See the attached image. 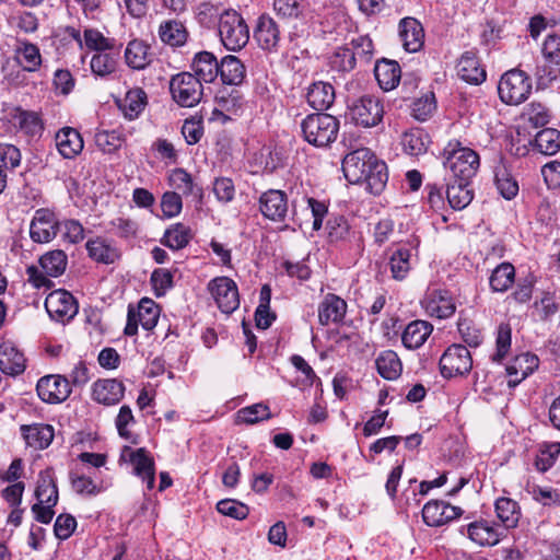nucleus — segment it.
Here are the masks:
<instances>
[{"label": "nucleus", "instance_id": "18", "mask_svg": "<svg viewBox=\"0 0 560 560\" xmlns=\"http://www.w3.org/2000/svg\"><path fill=\"white\" fill-rule=\"evenodd\" d=\"M346 313V301L332 293L326 294L318 305V320L323 326L341 323Z\"/></svg>", "mask_w": 560, "mask_h": 560}, {"label": "nucleus", "instance_id": "35", "mask_svg": "<svg viewBox=\"0 0 560 560\" xmlns=\"http://www.w3.org/2000/svg\"><path fill=\"white\" fill-rule=\"evenodd\" d=\"M468 537L480 546H494L500 541V533L486 521L474 522L467 527Z\"/></svg>", "mask_w": 560, "mask_h": 560}, {"label": "nucleus", "instance_id": "16", "mask_svg": "<svg viewBox=\"0 0 560 560\" xmlns=\"http://www.w3.org/2000/svg\"><path fill=\"white\" fill-rule=\"evenodd\" d=\"M538 365L539 359L536 354L526 352L516 355L506 366L509 387L513 388L517 386L523 380L538 369Z\"/></svg>", "mask_w": 560, "mask_h": 560}, {"label": "nucleus", "instance_id": "29", "mask_svg": "<svg viewBox=\"0 0 560 560\" xmlns=\"http://www.w3.org/2000/svg\"><path fill=\"white\" fill-rule=\"evenodd\" d=\"M432 330L433 326L429 322L413 320L406 326L401 341L408 349H418L427 341Z\"/></svg>", "mask_w": 560, "mask_h": 560}, {"label": "nucleus", "instance_id": "46", "mask_svg": "<svg viewBox=\"0 0 560 560\" xmlns=\"http://www.w3.org/2000/svg\"><path fill=\"white\" fill-rule=\"evenodd\" d=\"M20 63L24 70L34 72L39 69L42 65V56L39 48L32 43H21V46L16 50Z\"/></svg>", "mask_w": 560, "mask_h": 560}, {"label": "nucleus", "instance_id": "12", "mask_svg": "<svg viewBox=\"0 0 560 560\" xmlns=\"http://www.w3.org/2000/svg\"><path fill=\"white\" fill-rule=\"evenodd\" d=\"M38 397L48 404H60L71 394L70 381L61 375H46L36 385Z\"/></svg>", "mask_w": 560, "mask_h": 560}, {"label": "nucleus", "instance_id": "59", "mask_svg": "<svg viewBox=\"0 0 560 560\" xmlns=\"http://www.w3.org/2000/svg\"><path fill=\"white\" fill-rule=\"evenodd\" d=\"M559 454V442L542 445L535 459L537 469L540 471H547L555 464V460Z\"/></svg>", "mask_w": 560, "mask_h": 560}, {"label": "nucleus", "instance_id": "44", "mask_svg": "<svg viewBox=\"0 0 560 560\" xmlns=\"http://www.w3.org/2000/svg\"><path fill=\"white\" fill-rule=\"evenodd\" d=\"M43 270L49 277H59L67 267V255L61 249H55L46 253L39 259Z\"/></svg>", "mask_w": 560, "mask_h": 560}, {"label": "nucleus", "instance_id": "28", "mask_svg": "<svg viewBox=\"0 0 560 560\" xmlns=\"http://www.w3.org/2000/svg\"><path fill=\"white\" fill-rule=\"evenodd\" d=\"M374 74L381 89L390 91L398 85L401 78V70L397 61L383 59L376 62Z\"/></svg>", "mask_w": 560, "mask_h": 560}, {"label": "nucleus", "instance_id": "36", "mask_svg": "<svg viewBox=\"0 0 560 560\" xmlns=\"http://www.w3.org/2000/svg\"><path fill=\"white\" fill-rule=\"evenodd\" d=\"M159 37L171 47H179L186 43L188 33L183 23L170 20L160 24Z\"/></svg>", "mask_w": 560, "mask_h": 560}, {"label": "nucleus", "instance_id": "51", "mask_svg": "<svg viewBox=\"0 0 560 560\" xmlns=\"http://www.w3.org/2000/svg\"><path fill=\"white\" fill-rule=\"evenodd\" d=\"M495 186L499 194L506 200L513 199L518 192L517 182L504 167L495 171Z\"/></svg>", "mask_w": 560, "mask_h": 560}, {"label": "nucleus", "instance_id": "17", "mask_svg": "<svg viewBox=\"0 0 560 560\" xmlns=\"http://www.w3.org/2000/svg\"><path fill=\"white\" fill-rule=\"evenodd\" d=\"M125 395V385L116 378L98 380L92 386V398L98 404H118Z\"/></svg>", "mask_w": 560, "mask_h": 560}, {"label": "nucleus", "instance_id": "47", "mask_svg": "<svg viewBox=\"0 0 560 560\" xmlns=\"http://www.w3.org/2000/svg\"><path fill=\"white\" fill-rule=\"evenodd\" d=\"M270 418L269 407L262 402L242 408L236 413L237 423L254 424Z\"/></svg>", "mask_w": 560, "mask_h": 560}, {"label": "nucleus", "instance_id": "21", "mask_svg": "<svg viewBox=\"0 0 560 560\" xmlns=\"http://www.w3.org/2000/svg\"><path fill=\"white\" fill-rule=\"evenodd\" d=\"M24 354L11 342L0 343V370L7 375H19L25 370Z\"/></svg>", "mask_w": 560, "mask_h": 560}, {"label": "nucleus", "instance_id": "19", "mask_svg": "<svg viewBox=\"0 0 560 560\" xmlns=\"http://www.w3.org/2000/svg\"><path fill=\"white\" fill-rule=\"evenodd\" d=\"M56 147L65 159H74L84 147L80 132L72 127L61 128L55 136Z\"/></svg>", "mask_w": 560, "mask_h": 560}, {"label": "nucleus", "instance_id": "6", "mask_svg": "<svg viewBox=\"0 0 560 560\" xmlns=\"http://www.w3.org/2000/svg\"><path fill=\"white\" fill-rule=\"evenodd\" d=\"M172 98L182 107H194L202 98L203 88L200 79L190 72H180L170 80Z\"/></svg>", "mask_w": 560, "mask_h": 560}, {"label": "nucleus", "instance_id": "45", "mask_svg": "<svg viewBox=\"0 0 560 560\" xmlns=\"http://www.w3.org/2000/svg\"><path fill=\"white\" fill-rule=\"evenodd\" d=\"M411 252L409 248H397L389 258L392 276L396 280H402L410 270Z\"/></svg>", "mask_w": 560, "mask_h": 560}, {"label": "nucleus", "instance_id": "20", "mask_svg": "<svg viewBox=\"0 0 560 560\" xmlns=\"http://www.w3.org/2000/svg\"><path fill=\"white\" fill-rule=\"evenodd\" d=\"M399 36L406 51L416 52L423 45V27L416 19L406 18L400 21Z\"/></svg>", "mask_w": 560, "mask_h": 560}, {"label": "nucleus", "instance_id": "10", "mask_svg": "<svg viewBox=\"0 0 560 560\" xmlns=\"http://www.w3.org/2000/svg\"><path fill=\"white\" fill-rule=\"evenodd\" d=\"M208 289L222 313L231 314L240 305L238 290L236 283L228 277L212 279Z\"/></svg>", "mask_w": 560, "mask_h": 560}, {"label": "nucleus", "instance_id": "4", "mask_svg": "<svg viewBox=\"0 0 560 560\" xmlns=\"http://www.w3.org/2000/svg\"><path fill=\"white\" fill-rule=\"evenodd\" d=\"M219 34L224 47L232 51L241 50L249 40L247 24L243 16L234 10L221 14Z\"/></svg>", "mask_w": 560, "mask_h": 560}, {"label": "nucleus", "instance_id": "3", "mask_svg": "<svg viewBox=\"0 0 560 560\" xmlns=\"http://www.w3.org/2000/svg\"><path fill=\"white\" fill-rule=\"evenodd\" d=\"M301 132L306 142L314 147H327L337 139L338 119L329 114H310L301 121Z\"/></svg>", "mask_w": 560, "mask_h": 560}, {"label": "nucleus", "instance_id": "41", "mask_svg": "<svg viewBox=\"0 0 560 560\" xmlns=\"http://www.w3.org/2000/svg\"><path fill=\"white\" fill-rule=\"evenodd\" d=\"M515 269L510 262H502L497 266L489 279L493 292H505L514 282Z\"/></svg>", "mask_w": 560, "mask_h": 560}, {"label": "nucleus", "instance_id": "24", "mask_svg": "<svg viewBox=\"0 0 560 560\" xmlns=\"http://www.w3.org/2000/svg\"><path fill=\"white\" fill-rule=\"evenodd\" d=\"M459 78L471 84H480L486 80V71L480 67L474 51H465L456 66Z\"/></svg>", "mask_w": 560, "mask_h": 560}, {"label": "nucleus", "instance_id": "42", "mask_svg": "<svg viewBox=\"0 0 560 560\" xmlns=\"http://www.w3.org/2000/svg\"><path fill=\"white\" fill-rule=\"evenodd\" d=\"M534 144L538 152L553 155L560 150V131L553 128L542 129L536 135Z\"/></svg>", "mask_w": 560, "mask_h": 560}, {"label": "nucleus", "instance_id": "30", "mask_svg": "<svg viewBox=\"0 0 560 560\" xmlns=\"http://www.w3.org/2000/svg\"><path fill=\"white\" fill-rule=\"evenodd\" d=\"M21 431L27 445L35 450L48 447L54 440V429L49 424L22 425Z\"/></svg>", "mask_w": 560, "mask_h": 560}, {"label": "nucleus", "instance_id": "23", "mask_svg": "<svg viewBox=\"0 0 560 560\" xmlns=\"http://www.w3.org/2000/svg\"><path fill=\"white\" fill-rule=\"evenodd\" d=\"M335 98V88L329 82L316 81L307 89V103L316 110L328 109L334 104Z\"/></svg>", "mask_w": 560, "mask_h": 560}, {"label": "nucleus", "instance_id": "25", "mask_svg": "<svg viewBox=\"0 0 560 560\" xmlns=\"http://www.w3.org/2000/svg\"><path fill=\"white\" fill-rule=\"evenodd\" d=\"M219 65L217 57L212 52L200 51L192 59V74L200 79L201 82L211 83L219 75Z\"/></svg>", "mask_w": 560, "mask_h": 560}, {"label": "nucleus", "instance_id": "48", "mask_svg": "<svg viewBox=\"0 0 560 560\" xmlns=\"http://www.w3.org/2000/svg\"><path fill=\"white\" fill-rule=\"evenodd\" d=\"M512 329L506 323L499 325L495 338V352L491 355V361L501 363L511 349Z\"/></svg>", "mask_w": 560, "mask_h": 560}, {"label": "nucleus", "instance_id": "52", "mask_svg": "<svg viewBox=\"0 0 560 560\" xmlns=\"http://www.w3.org/2000/svg\"><path fill=\"white\" fill-rule=\"evenodd\" d=\"M427 136L421 130L405 132L401 139L404 151L412 156L420 155L427 151Z\"/></svg>", "mask_w": 560, "mask_h": 560}, {"label": "nucleus", "instance_id": "60", "mask_svg": "<svg viewBox=\"0 0 560 560\" xmlns=\"http://www.w3.org/2000/svg\"><path fill=\"white\" fill-rule=\"evenodd\" d=\"M357 60L349 46L339 47L330 57V66L338 71H351L354 69Z\"/></svg>", "mask_w": 560, "mask_h": 560}, {"label": "nucleus", "instance_id": "33", "mask_svg": "<svg viewBox=\"0 0 560 560\" xmlns=\"http://www.w3.org/2000/svg\"><path fill=\"white\" fill-rule=\"evenodd\" d=\"M219 74L225 84H241L245 78V67L241 60L232 55L222 58L219 65Z\"/></svg>", "mask_w": 560, "mask_h": 560}, {"label": "nucleus", "instance_id": "38", "mask_svg": "<svg viewBox=\"0 0 560 560\" xmlns=\"http://www.w3.org/2000/svg\"><path fill=\"white\" fill-rule=\"evenodd\" d=\"M191 238L190 228L183 223H176L165 231L161 243L173 250H179L186 247Z\"/></svg>", "mask_w": 560, "mask_h": 560}, {"label": "nucleus", "instance_id": "61", "mask_svg": "<svg viewBox=\"0 0 560 560\" xmlns=\"http://www.w3.org/2000/svg\"><path fill=\"white\" fill-rule=\"evenodd\" d=\"M150 280L156 296L164 295L173 287V273L168 269H155Z\"/></svg>", "mask_w": 560, "mask_h": 560}, {"label": "nucleus", "instance_id": "34", "mask_svg": "<svg viewBox=\"0 0 560 560\" xmlns=\"http://www.w3.org/2000/svg\"><path fill=\"white\" fill-rule=\"evenodd\" d=\"M378 374L388 381L400 376L402 364L398 354L393 350H385L375 360Z\"/></svg>", "mask_w": 560, "mask_h": 560}, {"label": "nucleus", "instance_id": "11", "mask_svg": "<svg viewBox=\"0 0 560 560\" xmlns=\"http://www.w3.org/2000/svg\"><path fill=\"white\" fill-rule=\"evenodd\" d=\"M59 232V221L56 214L49 209H38L30 225V236L35 243H48Z\"/></svg>", "mask_w": 560, "mask_h": 560}, {"label": "nucleus", "instance_id": "15", "mask_svg": "<svg viewBox=\"0 0 560 560\" xmlns=\"http://www.w3.org/2000/svg\"><path fill=\"white\" fill-rule=\"evenodd\" d=\"M462 514V509L444 501H429L422 509V518L429 526H441Z\"/></svg>", "mask_w": 560, "mask_h": 560}, {"label": "nucleus", "instance_id": "8", "mask_svg": "<svg viewBox=\"0 0 560 560\" xmlns=\"http://www.w3.org/2000/svg\"><path fill=\"white\" fill-rule=\"evenodd\" d=\"M45 308L51 319L67 324L78 314L79 304L69 291L58 289L46 296Z\"/></svg>", "mask_w": 560, "mask_h": 560}, {"label": "nucleus", "instance_id": "37", "mask_svg": "<svg viewBox=\"0 0 560 560\" xmlns=\"http://www.w3.org/2000/svg\"><path fill=\"white\" fill-rule=\"evenodd\" d=\"M171 185L185 196H192L200 201L203 196L202 188L196 185L191 175L184 168H175L170 175Z\"/></svg>", "mask_w": 560, "mask_h": 560}, {"label": "nucleus", "instance_id": "57", "mask_svg": "<svg viewBox=\"0 0 560 560\" xmlns=\"http://www.w3.org/2000/svg\"><path fill=\"white\" fill-rule=\"evenodd\" d=\"M85 46L91 50L100 52L112 50L115 46L114 39L105 37L100 31L86 28L83 33Z\"/></svg>", "mask_w": 560, "mask_h": 560}, {"label": "nucleus", "instance_id": "7", "mask_svg": "<svg viewBox=\"0 0 560 560\" xmlns=\"http://www.w3.org/2000/svg\"><path fill=\"white\" fill-rule=\"evenodd\" d=\"M351 120L364 128L377 126L384 116V106L374 95H363L349 107Z\"/></svg>", "mask_w": 560, "mask_h": 560}, {"label": "nucleus", "instance_id": "9", "mask_svg": "<svg viewBox=\"0 0 560 560\" xmlns=\"http://www.w3.org/2000/svg\"><path fill=\"white\" fill-rule=\"evenodd\" d=\"M472 368L469 350L462 345L450 346L440 359V371L445 378L468 373Z\"/></svg>", "mask_w": 560, "mask_h": 560}, {"label": "nucleus", "instance_id": "27", "mask_svg": "<svg viewBox=\"0 0 560 560\" xmlns=\"http://www.w3.org/2000/svg\"><path fill=\"white\" fill-rule=\"evenodd\" d=\"M447 188L446 197L450 206L454 210H463L466 208L474 198V191L469 187L470 180H458L446 178Z\"/></svg>", "mask_w": 560, "mask_h": 560}, {"label": "nucleus", "instance_id": "64", "mask_svg": "<svg viewBox=\"0 0 560 560\" xmlns=\"http://www.w3.org/2000/svg\"><path fill=\"white\" fill-rule=\"evenodd\" d=\"M77 527L75 518L70 514H60L57 516L54 532L57 538L61 540L68 539Z\"/></svg>", "mask_w": 560, "mask_h": 560}, {"label": "nucleus", "instance_id": "54", "mask_svg": "<svg viewBox=\"0 0 560 560\" xmlns=\"http://www.w3.org/2000/svg\"><path fill=\"white\" fill-rule=\"evenodd\" d=\"M353 52L355 60L369 62L373 56V42L368 35H359L347 45Z\"/></svg>", "mask_w": 560, "mask_h": 560}, {"label": "nucleus", "instance_id": "62", "mask_svg": "<svg viewBox=\"0 0 560 560\" xmlns=\"http://www.w3.org/2000/svg\"><path fill=\"white\" fill-rule=\"evenodd\" d=\"M541 52L546 61L549 63L559 66L560 65V36L557 34H550L546 37Z\"/></svg>", "mask_w": 560, "mask_h": 560}, {"label": "nucleus", "instance_id": "56", "mask_svg": "<svg viewBox=\"0 0 560 560\" xmlns=\"http://www.w3.org/2000/svg\"><path fill=\"white\" fill-rule=\"evenodd\" d=\"M273 10L282 19H299L303 15V0H273Z\"/></svg>", "mask_w": 560, "mask_h": 560}, {"label": "nucleus", "instance_id": "53", "mask_svg": "<svg viewBox=\"0 0 560 560\" xmlns=\"http://www.w3.org/2000/svg\"><path fill=\"white\" fill-rule=\"evenodd\" d=\"M90 67L95 75L104 78L115 72L117 60L112 54L97 52L93 55Z\"/></svg>", "mask_w": 560, "mask_h": 560}, {"label": "nucleus", "instance_id": "39", "mask_svg": "<svg viewBox=\"0 0 560 560\" xmlns=\"http://www.w3.org/2000/svg\"><path fill=\"white\" fill-rule=\"evenodd\" d=\"M145 105L147 94L140 88L129 90L126 93L124 100H121L119 103L120 109L122 110L124 115L129 119L137 118L140 115V113L144 109Z\"/></svg>", "mask_w": 560, "mask_h": 560}, {"label": "nucleus", "instance_id": "63", "mask_svg": "<svg viewBox=\"0 0 560 560\" xmlns=\"http://www.w3.org/2000/svg\"><path fill=\"white\" fill-rule=\"evenodd\" d=\"M59 230H62V237L71 244H77L84 238V228L77 220L59 222Z\"/></svg>", "mask_w": 560, "mask_h": 560}, {"label": "nucleus", "instance_id": "2", "mask_svg": "<svg viewBox=\"0 0 560 560\" xmlns=\"http://www.w3.org/2000/svg\"><path fill=\"white\" fill-rule=\"evenodd\" d=\"M444 168L450 173L447 178L458 180H471L477 174L480 159L478 153L463 144L458 140H451L444 147L442 153Z\"/></svg>", "mask_w": 560, "mask_h": 560}, {"label": "nucleus", "instance_id": "49", "mask_svg": "<svg viewBox=\"0 0 560 560\" xmlns=\"http://www.w3.org/2000/svg\"><path fill=\"white\" fill-rule=\"evenodd\" d=\"M14 119L19 129L27 136H38L43 131L42 120L34 112L19 110Z\"/></svg>", "mask_w": 560, "mask_h": 560}, {"label": "nucleus", "instance_id": "55", "mask_svg": "<svg viewBox=\"0 0 560 560\" xmlns=\"http://www.w3.org/2000/svg\"><path fill=\"white\" fill-rule=\"evenodd\" d=\"M72 489L79 494L95 495L101 492V487L93 479L78 470H72L69 475Z\"/></svg>", "mask_w": 560, "mask_h": 560}, {"label": "nucleus", "instance_id": "32", "mask_svg": "<svg viewBox=\"0 0 560 560\" xmlns=\"http://www.w3.org/2000/svg\"><path fill=\"white\" fill-rule=\"evenodd\" d=\"M35 497L42 503H58V488L52 468H46L39 472L35 489Z\"/></svg>", "mask_w": 560, "mask_h": 560}, {"label": "nucleus", "instance_id": "43", "mask_svg": "<svg viewBox=\"0 0 560 560\" xmlns=\"http://www.w3.org/2000/svg\"><path fill=\"white\" fill-rule=\"evenodd\" d=\"M160 316L159 305L151 299L144 298L138 304L136 317L145 330L153 329Z\"/></svg>", "mask_w": 560, "mask_h": 560}, {"label": "nucleus", "instance_id": "58", "mask_svg": "<svg viewBox=\"0 0 560 560\" xmlns=\"http://www.w3.org/2000/svg\"><path fill=\"white\" fill-rule=\"evenodd\" d=\"M217 510L219 513L238 521L245 520L249 514V509L246 504L233 499L219 501Z\"/></svg>", "mask_w": 560, "mask_h": 560}, {"label": "nucleus", "instance_id": "31", "mask_svg": "<svg viewBox=\"0 0 560 560\" xmlns=\"http://www.w3.org/2000/svg\"><path fill=\"white\" fill-rule=\"evenodd\" d=\"M89 256L105 265L114 264L119 259V250L102 237L89 240L85 244Z\"/></svg>", "mask_w": 560, "mask_h": 560}, {"label": "nucleus", "instance_id": "50", "mask_svg": "<svg viewBox=\"0 0 560 560\" xmlns=\"http://www.w3.org/2000/svg\"><path fill=\"white\" fill-rule=\"evenodd\" d=\"M95 145L106 154L115 153L122 145V137L119 132L101 130L95 133Z\"/></svg>", "mask_w": 560, "mask_h": 560}, {"label": "nucleus", "instance_id": "26", "mask_svg": "<svg viewBox=\"0 0 560 560\" xmlns=\"http://www.w3.org/2000/svg\"><path fill=\"white\" fill-rule=\"evenodd\" d=\"M151 47L143 40L133 39L125 50L126 63L133 70H143L152 62Z\"/></svg>", "mask_w": 560, "mask_h": 560}, {"label": "nucleus", "instance_id": "13", "mask_svg": "<svg viewBox=\"0 0 560 560\" xmlns=\"http://www.w3.org/2000/svg\"><path fill=\"white\" fill-rule=\"evenodd\" d=\"M254 38L261 49L269 52L278 51L281 42L279 25L271 16L260 15L254 30Z\"/></svg>", "mask_w": 560, "mask_h": 560}, {"label": "nucleus", "instance_id": "40", "mask_svg": "<svg viewBox=\"0 0 560 560\" xmlns=\"http://www.w3.org/2000/svg\"><path fill=\"white\" fill-rule=\"evenodd\" d=\"M495 513L505 528H513L517 525L521 516L520 506L516 501L510 498H499L495 501Z\"/></svg>", "mask_w": 560, "mask_h": 560}, {"label": "nucleus", "instance_id": "1", "mask_svg": "<svg viewBox=\"0 0 560 560\" xmlns=\"http://www.w3.org/2000/svg\"><path fill=\"white\" fill-rule=\"evenodd\" d=\"M342 172L350 184H365L374 195L384 189L388 179L386 164L368 148L348 153L342 160Z\"/></svg>", "mask_w": 560, "mask_h": 560}, {"label": "nucleus", "instance_id": "22", "mask_svg": "<svg viewBox=\"0 0 560 560\" xmlns=\"http://www.w3.org/2000/svg\"><path fill=\"white\" fill-rule=\"evenodd\" d=\"M126 451H130V462L135 467V474L142 478L147 483L148 490H152L155 485V465L152 457L149 456L145 448L141 447L137 451H131L130 447H126Z\"/></svg>", "mask_w": 560, "mask_h": 560}, {"label": "nucleus", "instance_id": "5", "mask_svg": "<svg viewBox=\"0 0 560 560\" xmlns=\"http://www.w3.org/2000/svg\"><path fill=\"white\" fill-rule=\"evenodd\" d=\"M532 92V81L521 70L505 72L498 84L501 101L508 105H518L526 101Z\"/></svg>", "mask_w": 560, "mask_h": 560}, {"label": "nucleus", "instance_id": "14", "mask_svg": "<svg viewBox=\"0 0 560 560\" xmlns=\"http://www.w3.org/2000/svg\"><path fill=\"white\" fill-rule=\"evenodd\" d=\"M259 209L266 219L275 222L284 221L288 213V198L284 191L269 189L259 197Z\"/></svg>", "mask_w": 560, "mask_h": 560}]
</instances>
